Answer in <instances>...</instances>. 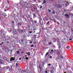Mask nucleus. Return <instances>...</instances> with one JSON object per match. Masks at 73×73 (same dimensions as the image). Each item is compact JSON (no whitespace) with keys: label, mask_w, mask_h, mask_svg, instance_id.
<instances>
[{"label":"nucleus","mask_w":73,"mask_h":73,"mask_svg":"<svg viewBox=\"0 0 73 73\" xmlns=\"http://www.w3.org/2000/svg\"><path fill=\"white\" fill-rule=\"evenodd\" d=\"M54 53L57 54V55H58V56H60V50H54Z\"/></svg>","instance_id":"nucleus-1"},{"label":"nucleus","mask_w":73,"mask_h":73,"mask_svg":"<svg viewBox=\"0 0 73 73\" xmlns=\"http://www.w3.org/2000/svg\"><path fill=\"white\" fill-rule=\"evenodd\" d=\"M32 7L34 8V10L33 9H32L33 12H34V11H36V10H37V7L34 6H32Z\"/></svg>","instance_id":"nucleus-2"},{"label":"nucleus","mask_w":73,"mask_h":73,"mask_svg":"<svg viewBox=\"0 0 73 73\" xmlns=\"http://www.w3.org/2000/svg\"><path fill=\"white\" fill-rule=\"evenodd\" d=\"M1 36L3 38H5V35L4 33L3 32H1Z\"/></svg>","instance_id":"nucleus-3"},{"label":"nucleus","mask_w":73,"mask_h":73,"mask_svg":"<svg viewBox=\"0 0 73 73\" xmlns=\"http://www.w3.org/2000/svg\"><path fill=\"white\" fill-rule=\"evenodd\" d=\"M4 63V61L1 59H0V64H3Z\"/></svg>","instance_id":"nucleus-4"},{"label":"nucleus","mask_w":73,"mask_h":73,"mask_svg":"<svg viewBox=\"0 0 73 73\" xmlns=\"http://www.w3.org/2000/svg\"><path fill=\"white\" fill-rule=\"evenodd\" d=\"M68 14L69 15V16H70L71 17H73V14L70 12Z\"/></svg>","instance_id":"nucleus-5"},{"label":"nucleus","mask_w":73,"mask_h":73,"mask_svg":"<svg viewBox=\"0 0 73 73\" xmlns=\"http://www.w3.org/2000/svg\"><path fill=\"white\" fill-rule=\"evenodd\" d=\"M69 16V15L68 14H65V16L67 17L68 19H70V17Z\"/></svg>","instance_id":"nucleus-6"},{"label":"nucleus","mask_w":73,"mask_h":73,"mask_svg":"<svg viewBox=\"0 0 73 73\" xmlns=\"http://www.w3.org/2000/svg\"><path fill=\"white\" fill-rule=\"evenodd\" d=\"M15 60V58L12 57L11 58L10 61H13Z\"/></svg>","instance_id":"nucleus-7"},{"label":"nucleus","mask_w":73,"mask_h":73,"mask_svg":"<svg viewBox=\"0 0 73 73\" xmlns=\"http://www.w3.org/2000/svg\"><path fill=\"white\" fill-rule=\"evenodd\" d=\"M3 60H5V61H7V59L5 56H3Z\"/></svg>","instance_id":"nucleus-8"},{"label":"nucleus","mask_w":73,"mask_h":73,"mask_svg":"<svg viewBox=\"0 0 73 73\" xmlns=\"http://www.w3.org/2000/svg\"><path fill=\"white\" fill-rule=\"evenodd\" d=\"M40 24L41 25H42V24H43V21H42V20H40Z\"/></svg>","instance_id":"nucleus-9"},{"label":"nucleus","mask_w":73,"mask_h":73,"mask_svg":"<svg viewBox=\"0 0 73 73\" xmlns=\"http://www.w3.org/2000/svg\"><path fill=\"white\" fill-rule=\"evenodd\" d=\"M19 42L20 43V44H23V41L22 40H19Z\"/></svg>","instance_id":"nucleus-10"},{"label":"nucleus","mask_w":73,"mask_h":73,"mask_svg":"<svg viewBox=\"0 0 73 73\" xmlns=\"http://www.w3.org/2000/svg\"><path fill=\"white\" fill-rule=\"evenodd\" d=\"M56 60H57V61H58V60H60V57H59V56L57 57L56 58Z\"/></svg>","instance_id":"nucleus-11"},{"label":"nucleus","mask_w":73,"mask_h":73,"mask_svg":"<svg viewBox=\"0 0 73 73\" xmlns=\"http://www.w3.org/2000/svg\"><path fill=\"white\" fill-rule=\"evenodd\" d=\"M13 32L15 34H17V32L16 31V30L15 29L13 30Z\"/></svg>","instance_id":"nucleus-12"},{"label":"nucleus","mask_w":73,"mask_h":73,"mask_svg":"<svg viewBox=\"0 0 73 73\" xmlns=\"http://www.w3.org/2000/svg\"><path fill=\"white\" fill-rule=\"evenodd\" d=\"M19 5L20 6H21L23 5V3H22V2H20L19 3Z\"/></svg>","instance_id":"nucleus-13"},{"label":"nucleus","mask_w":73,"mask_h":73,"mask_svg":"<svg viewBox=\"0 0 73 73\" xmlns=\"http://www.w3.org/2000/svg\"><path fill=\"white\" fill-rule=\"evenodd\" d=\"M57 7L58 8H60L61 6L60 5H59V4L58 5Z\"/></svg>","instance_id":"nucleus-14"},{"label":"nucleus","mask_w":73,"mask_h":73,"mask_svg":"<svg viewBox=\"0 0 73 73\" xmlns=\"http://www.w3.org/2000/svg\"><path fill=\"white\" fill-rule=\"evenodd\" d=\"M27 27H23V29L24 30H27Z\"/></svg>","instance_id":"nucleus-15"},{"label":"nucleus","mask_w":73,"mask_h":73,"mask_svg":"<svg viewBox=\"0 0 73 73\" xmlns=\"http://www.w3.org/2000/svg\"><path fill=\"white\" fill-rule=\"evenodd\" d=\"M8 69H9V66L6 67V70Z\"/></svg>","instance_id":"nucleus-16"},{"label":"nucleus","mask_w":73,"mask_h":73,"mask_svg":"<svg viewBox=\"0 0 73 73\" xmlns=\"http://www.w3.org/2000/svg\"><path fill=\"white\" fill-rule=\"evenodd\" d=\"M3 15L4 16H7V14L5 13H3Z\"/></svg>","instance_id":"nucleus-17"},{"label":"nucleus","mask_w":73,"mask_h":73,"mask_svg":"<svg viewBox=\"0 0 73 73\" xmlns=\"http://www.w3.org/2000/svg\"><path fill=\"white\" fill-rule=\"evenodd\" d=\"M33 36L34 38H36V36H37V35H33Z\"/></svg>","instance_id":"nucleus-18"},{"label":"nucleus","mask_w":73,"mask_h":73,"mask_svg":"<svg viewBox=\"0 0 73 73\" xmlns=\"http://www.w3.org/2000/svg\"><path fill=\"white\" fill-rule=\"evenodd\" d=\"M36 15V14H35V13L33 14V18H35V17L36 16V15Z\"/></svg>","instance_id":"nucleus-19"},{"label":"nucleus","mask_w":73,"mask_h":73,"mask_svg":"<svg viewBox=\"0 0 73 73\" xmlns=\"http://www.w3.org/2000/svg\"><path fill=\"white\" fill-rule=\"evenodd\" d=\"M49 54V52H47L46 53V55H45V57H46L47 56V55Z\"/></svg>","instance_id":"nucleus-20"},{"label":"nucleus","mask_w":73,"mask_h":73,"mask_svg":"<svg viewBox=\"0 0 73 73\" xmlns=\"http://www.w3.org/2000/svg\"><path fill=\"white\" fill-rule=\"evenodd\" d=\"M18 25H22V24H21V23H19Z\"/></svg>","instance_id":"nucleus-21"},{"label":"nucleus","mask_w":73,"mask_h":73,"mask_svg":"<svg viewBox=\"0 0 73 73\" xmlns=\"http://www.w3.org/2000/svg\"><path fill=\"white\" fill-rule=\"evenodd\" d=\"M19 31L21 33H22V32H23V30H19Z\"/></svg>","instance_id":"nucleus-22"},{"label":"nucleus","mask_w":73,"mask_h":73,"mask_svg":"<svg viewBox=\"0 0 73 73\" xmlns=\"http://www.w3.org/2000/svg\"><path fill=\"white\" fill-rule=\"evenodd\" d=\"M50 72L51 73H54V71H53L52 70H50Z\"/></svg>","instance_id":"nucleus-23"},{"label":"nucleus","mask_w":73,"mask_h":73,"mask_svg":"<svg viewBox=\"0 0 73 73\" xmlns=\"http://www.w3.org/2000/svg\"><path fill=\"white\" fill-rule=\"evenodd\" d=\"M42 66H44V61L42 62Z\"/></svg>","instance_id":"nucleus-24"},{"label":"nucleus","mask_w":73,"mask_h":73,"mask_svg":"<svg viewBox=\"0 0 73 73\" xmlns=\"http://www.w3.org/2000/svg\"><path fill=\"white\" fill-rule=\"evenodd\" d=\"M69 62H70V63H73V61H72L69 60Z\"/></svg>","instance_id":"nucleus-25"},{"label":"nucleus","mask_w":73,"mask_h":73,"mask_svg":"<svg viewBox=\"0 0 73 73\" xmlns=\"http://www.w3.org/2000/svg\"><path fill=\"white\" fill-rule=\"evenodd\" d=\"M52 52H53V50L52 49L51 50V51L50 52V53H52Z\"/></svg>","instance_id":"nucleus-26"},{"label":"nucleus","mask_w":73,"mask_h":73,"mask_svg":"<svg viewBox=\"0 0 73 73\" xmlns=\"http://www.w3.org/2000/svg\"><path fill=\"white\" fill-rule=\"evenodd\" d=\"M26 7L27 8H30V6H29V5H27Z\"/></svg>","instance_id":"nucleus-27"},{"label":"nucleus","mask_w":73,"mask_h":73,"mask_svg":"<svg viewBox=\"0 0 73 73\" xmlns=\"http://www.w3.org/2000/svg\"><path fill=\"white\" fill-rule=\"evenodd\" d=\"M13 70H12V69H10L9 70V71H10V72H13Z\"/></svg>","instance_id":"nucleus-28"},{"label":"nucleus","mask_w":73,"mask_h":73,"mask_svg":"<svg viewBox=\"0 0 73 73\" xmlns=\"http://www.w3.org/2000/svg\"><path fill=\"white\" fill-rule=\"evenodd\" d=\"M48 70H46L44 71V73H48Z\"/></svg>","instance_id":"nucleus-29"},{"label":"nucleus","mask_w":73,"mask_h":73,"mask_svg":"<svg viewBox=\"0 0 73 73\" xmlns=\"http://www.w3.org/2000/svg\"><path fill=\"white\" fill-rule=\"evenodd\" d=\"M29 33H30V34H31V33H33V31H29Z\"/></svg>","instance_id":"nucleus-30"},{"label":"nucleus","mask_w":73,"mask_h":73,"mask_svg":"<svg viewBox=\"0 0 73 73\" xmlns=\"http://www.w3.org/2000/svg\"><path fill=\"white\" fill-rule=\"evenodd\" d=\"M23 72H27V70H23Z\"/></svg>","instance_id":"nucleus-31"},{"label":"nucleus","mask_w":73,"mask_h":73,"mask_svg":"<svg viewBox=\"0 0 73 73\" xmlns=\"http://www.w3.org/2000/svg\"><path fill=\"white\" fill-rule=\"evenodd\" d=\"M31 54V53L29 52H28V55L29 56H30V54Z\"/></svg>","instance_id":"nucleus-32"},{"label":"nucleus","mask_w":73,"mask_h":73,"mask_svg":"<svg viewBox=\"0 0 73 73\" xmlns=\"http://www.w3.org/2000/svg\"><path fill=\"white\" fill-rule=\"evenodd\" d=\"M64 11H66H66H68V9H64Z\"/></svg>","instance_id":"nucleus-33"},{"label":"nucleus","mask_w":73,"mask_h":73,"mask_svg":"<svg viewBox=\"0 0 73 73\" xmlns=\"http://www.w3.org/2000/svg\"><path fill=\"white\" fill-rule=\"evenodd\" d=\"M30 30H31V29L29 28L27 29V31H29Z\"/></svg>","instance_id":"nucleus-34"},{"label":"nucleus","mask_w":73,"mask_h":73,"mask_svg":"<svg viewBox=\"0 0 73 73\" xmlns=\"http://www.w3.org/2000/svg\"><path fill=\"white\" fill-rule=\"evenodd\" d=\"M67 49H69V46H67L66 47Z\"/></svg>","instance_id":"nucleus-35"},{"label":"nucleus","mask_w":73,"mask_h":73,"mask_svg":"<svg viewBox=\"0 0 73 73\" xmlns=\"http://www.w3.org/2000/svg\"><path fill=\"white\" fill-rule=\"evenodd\" d=\"M35 30H36V29L35 28H34L33 29V31L34 32H35Z\"/></svg>","instance_id":"nucleus-36"},{"label":"nucleus","mask_w":73,"mask_h":73,"mask_svg":"<svg viewBox=\"0 0 73 73\" xmlns=\"http://www.w3.org/2000/svg\"><path fill=\"white\" fill-rule=\"evenodd\" d=\"M3 69H6V67L4 66L3 68Z\"/></svg>","instance_id":"nucleus-37"},{"label":"nucleus","mask_w":73,"mask_h":73,"mask_svg":"<svg viewBox=\"0 0 73 73\" xmlns=\"http://www.w3.org/2000/svg\"><path fill=\"white\" fill-rule=\"evenodd\" d=\"M17 54H19V53H20V51H17Z\"/></svg>","instance_id":"nucleus-38"},{"label":"nucleus","mask_w":73,"mask_h":73,"mask_svg":"<svg viewBox=\"0 0 73 73\" xmlns=\"http://www.w3.org/2000/svg\"><path fill=\"white\" fill-rule=\"evenodd\" d=\"M45 29L46 30H47V29H48V28H47V27H45Z\"/></svg>","instance_id":"nucleus-39"},{"label":"nucleus","mask_w":73,"mask_h":73,"mask_svg":"<svg viewBox=\"0 0 73 73\" xmlns=\"http://www.w3.org/2000/svg\"><path fill=\"white\" fill-rule=\"evenodd\" d=\"M34 23L36 24L37 23V21H34Z\"/></svg>","instance_id":"nucleus-40"},{"label":"nucleus","mask_w":73,"mask_h":73,"mask_svg":"<svg viewBox=\"0 0 73 73\" xmlns=\"http://www.w3.org/2000/svg\"><path fill=\"white\" fill-rule=\"evenodd\" d=\"M31 47H33L34 46V45H31Z\"/></svg>","instance_id":"nucleus-41"},{"label":"nucleus","mask_w":73,"mask_h":73,"mask_svg":"<svg viewBox=\"0 0 73 73\" xmlns=\"http://www.w3.org/2000/svg\"><path fill=\"white\" fill-rule=\"evenodd\" d=\"M26 60H28L29 59V58H28V57H26Z\"/></svg>","instance_id":"nucleus-42"},{"label":"nucleus","mask_w":73,"mask_h":73,"mask_svg":"<svg viewBox=\"0 0 73 73\" xmlns=\"http://www.w3.org/2000/svg\"><path fill=\"white\" fill-rule=\"evenodd\" d=\"M43 3H45L46 2H45V0H44L43 1Z\"/></svg>","instance_id":"nucleus-43"},{"label":"nucleus","mask_w":73,"mask_h":73,"mask_svg":"<svg viewBox=\"0 0 73 73\" xmlns=\"http://www.w3.org/2000/svg\"><path fill=\"white\" fill-rule=\"evenodd\" d=\"M52 13H53V14H54L55 13V12H54V11H53Z\"/></svg>","instance_id":"nucleus-44"},{"label":"nucleus","mask_w":73,"mask_h":73,"mask_svg":"<svg viewBox=\"0 0 73 73\" xmlns=\"http://www.w3.org/2000/svg\"><path fill=\"white\" fill-rule=\"evenodd\" d=\"M50 58H52V56H50V57H49Z\"/></svg>","instance_id":"nucleus-45"},{"label":"nucleus","mask_w":73,"mask_h":73,"mask_svg":"<svg viewBox=\"0 0 73 73\" xmlns=\"http://www.w3.org/2000/svg\"><path fill=\"white\" fill-rule=\"evenodd\" d=\"M12 23H15V21H12Z\"/></svg>","instance_id":"nucleus-46"},{"label":"nucleus","mask_w":73,"mask_h":73,"mask_svg":"<svg viewBox=\"0 0 73 73\" xmlns=\"http://www.w3.org/2000/svg\"><path fill=\"white\" fill-rule=\"evenodd\" d=\"M18 66V63H17L16 64V66Z\"/></svg>","instance_id":"nucleus-47"},{"label":"nucleus","mask_w":73,"mask_h":73,"mask_svg":"<svg viewBox=\"0 0 73 73\" xmlns=\"http://www.w3.org/2000/svg\"><path fill=\"white\" fill-rule=\"evenodd\" d=\"M67 73H69V71H67Z\"/></svg>","instance_id":"nucleus-48"},{"label":"nucleus","mask_w":73,"mask_h":73,"mask_svg":"<svg viewBox=\"0 0 73 73\" xmlns=\"http://www.w3.org/2000/svg\"><path fill=\"white\" fill-rule=\"evenodd\" d=\"M32 42L31 41L30 42V44H32Z\"/></svg>","instance_id":"nucleus-49"},{"label":"nucleus","mask_w":73,"mask_h":73,"mask_svg":"<svg viewBox=\"0 0 73 73\" xmlns=\"http://www.w3.org/2000/svg\"><path fill=\"white\" fill-rule=\"evenodd\" d=\"M27 57V55H25V57L26 58V57Z\"/></svg>","instance_id":"nucleus-50"},{"label":"nucleus","mask_w":73,"mask_h":73,"mask_svg":"<svg viewBox=\"0 0 73 73\" xmlns=\"http://www.w3.org/2000/svg\"><path fill=\"white\" fill-rule=\"evenodd\" d=\"M48 11H49V12H51V10H50L49 9Z\"/></svg>","instance_id":"nucleus-51"},{"label":"nucleus","mask_w":73,"mask_h":73,"mask_svg":"<svg viewBox=\"0 0 73 73\" xmlns=\"http://www.w3.org/2000/svg\"><path fill=\"white\" fill-rule=\"evenodd\" d=\"M42 8V6H41L40 7V9Z\"/></svg>","instance_id":"nucleus-52"},{"label":"nucleus","mask_w":73,"mask_h":73,"mask_svg":"<svg viewBox=\"0 0 73 73\" xmlns=\"http://www.w3.org/2000/svg\"><path fill=\"white\" fill-rule=\"evenodd\" d=\"M51 43V42H49V43H48V44H52Z\"/></svg>","instance_id":"nucleus-53"},{"label":"nucleus","mask_w":73,"mask_h":73,"mask_svg":"<svg viewBox=\"0 0 73 73\" xmlns=\"http://www.w3.org/2000/svg\"><path fill=\"white\" fill-rule=\"evenodd\" d=\"M21 60V58H20L19 59V60Z\"/></svg>","instance_id":"nucleus-54"},{"label":"nucleus","mask_w":73,"mask_h":73,"mask_svg":"<svg viewBox=\"0 0 73 73\" xmlns=\"http://www.w3.org/2000/svg\"><path fill=\"white\" fill-rule=\"evenodd\" d=\"M30 20L31 21H32V18H30Z\"/></svg>","instance_id":"nucleus-55"},{"label":"nucleus","mask_w":73,"mask_h":73,"mask_svg":"<svg viewBox=\"0 0 73 73\" xmlns=\"http://www.w3.org/2000/svg\"><path fill=\"white\" fill-rule=\"evenodd\" d=\"M9 42H7V44H9Z\"/></svg>","instance_id":"nucleus-56"},{"label":"nucleus","mask_w":73,"mask_h":73,"mask_svg":"<svg viewBox=\"0 0 73 73\" xmlns=\"http://www.w3.org/2000/svg\"><path fill=\"white\" fill-rule=\"evenodd\" d=\"M48 65L49 66H50V64H48Z\"/></svg>","instance_id":"nucleus-57"},{"label":"nucleus","mask_w":73,"mask_h":73,"mask_svg":"<svg viewBox=\"0 0 73 73\" xmlns=\"http://www.w3.org/2000/svg\"><path fill=\"white\" fill-rule=\"evenodd\" d=\"M7 3H8V4H9V1H7Z\"/></svg>","instance_id":"nucleus-58"},{"label":"nucleus","mask_w":73,"mask_h":73,"mask_svg":"<svg viewBox=\"0 0 73 73\" xmlns=\"http://www.w3.org/2000/svg\"><path fill=\"white\" fill-rule=\"evenodd\" d=\"M69 40H72V38H70L69 39Z\"/></svg>","instance_id":"nucleus-59"},{"label":"nucleus","mask_w":73,"mask_h":73,"mask_svg":"<svg viewBox=\"0 0 73 73\" xmlns=\"http://www.w3.org/2000/svg\"><path fill=\"white\" fill-rule=\"evenodd\" d=\"M17 31H20V30H19V29H18L17 30Z\"/></svg>","instance_id":"nucleus-60"},{"label":"nucleus","mask_w":73,"mask_h":73,"mask_svg":"<svg viewBox=\"0 0 73 73\" xmlns=\"http://www.w3.org/2000/svg\"><path fill=\"white\" fill-rule=\"evenodd\" d=\"M49 22L48 21V22H47V24H49Z\"/></svg>","instance_id":"nucleus-61"},{"label":"nucleus","mask_w":73,"mask_h":73,"mask_svg":"<svg viewBox=\"0 0 73 73\" xmlns=\"http://www.w3.org/2000/svg\"><path fill=\"white\" fill-rule=\"evenodd\" d=\"M12 50H11V54H12Z\"/></svg>","instance_id":"nucleus-62"},{"label":"nucleus","mask_w":73,"mask_h":73,"mask_svg":"<svg viewBox=\"0 0 73 73\" xmlns=\"http://www.w3.org/2000/svg\"><path fill=\"white\" fill-rule=\"evenodd\" d=\"M1 72V69H0V72Z\"/></svg>","instance_id":"nucleus-63"},{"label":"nucleus","mask_w":73,"mask_h":73,"mask_svg":"<svg viewBox=\"0 0 73 73\" xmlns=\"http://www.w3.org/2000/svg\"><path fill=\"white\" fill-rule=\"evenodd\" d=\"M21 53H24V52L22 51V52H21Z\"/></svg>","instance_id":"nucleus-64"}]
</instances>
